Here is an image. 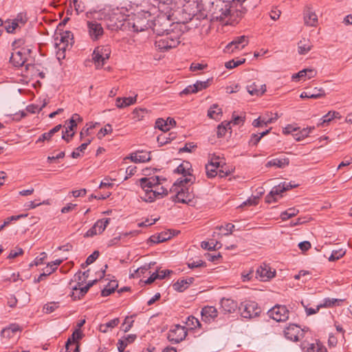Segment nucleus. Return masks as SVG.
I'll return each mask as SVG.
<instances>
[{
    "mask_svg": "<svg viewBox=\"0 0 352 352\" xmlns=\"http://www.w3.org/2000/svg\"><path fill=\"white\" fill-rule=\"evenodd\" d=\"M210 11L212 21H223L231 14L230 2L215 0L212 3Z\"/></svg>",
    "mask_w": 352,
    "mask_h": 352,
    "instance_id": "nucleus-1",
    "label": "nucleus"
},
{
    "mask_svg": "<svg viewBox=\"0 0 352 352\" xmlns=\"http://www.w3.org/2000/svg\"><path fill=\"white\" fill-rule=\"evenodd\" d=\"M170 11L160 13L154 20L153 30L158 36H163L170 32L169 28L173 23Z\"/></svg>",
    "mask_w": 352,
    "mask_h": 352,
    "instance_id": "nucleus-2",
    "label": "nucleus"
},
{
    "mask_svg": "<svg viewBox=\"0 0 352 352\" xmlns=\"http://www.w3.org/2000/svg\"><path fill=\"white\" fill-rule=\"evenodd\" d=\"M241 315L245 318H252L258 316L261 312V308L258 303L252 300H245L239 306Z\"/></svg>",
    "mask_w": 352,
    "mask_h": 352,
    "instance_id": "nucleus-3",
    "label": "nucleus"
},
{
    "mask_svg": "<svg viewBox=\"0 0 352 352\" xmlns=\"http://www.w3.org/2000/svg\"><path fill=\"white\" fill-rule=\"evenodd\" d=\"M74 35L73 33L70 31H65L61 34H60V38L58 36L55 38V45L56 47L58 48L59 52H57L58 58L60 60V58H65V51L66 50V47L70 45L71 46L73 44Z\"/></svg>",
    "mask_w": 352,
    "mask_h": 352,
    "instance_id": "nucleus-4",
    "label": "nucleus"
},
{
    "mask_svg": "<svg viewBox=\"0 0 352 352\" xmlns=\"http://www.w3.org/2000/svg\"><path fill=\"white\" fill-rule=\"evenodd\" d=\"M188 334L185 327L175 324L167 333V339L173 344H177L184 340Z\"/></svg>",
    "mask_w": 352,
    "mask_h": 352,
    "instance_id": "nucleus-5",
    "label": "nucleus"
},
{
    "mask_svg": "<svg viewBox=\"0 0 352 352\" xmlns=\"http://www.w3.org/2000/svg\"><path fill=\"white\" fill-rule=\"evenodd\" d=\"M166 37L155 41V45L160 50H167L177 46L180 43L177 35L172 34L170 32H166Z\"/></svg>",
    "mask_w": 352,
    "mask_h": 352,
    "instance_id": "nucleus-6",
    "label": "nucleus"
},
{
    "mask_svg": "<svg viewBox=\"0 0 352 352\" xmlns=\"http://www.w3.org/2000/svg\"><path fill=\"white\" fill-rule=\"evenodd\" d=\"M175 195L172 197V201L177 203L192 205L195 195L192 192H190L189 188H180L175 190Z\"/></svg>",
    "mask_w": 352,
    "mask_h": 352,
    "instance_id": "nucleus-7",
    "label": "nucleus"
},
{
    "mask_svg": "<svg viewBox=\"0 0 352 352\" xmlns=\"http://www.w3.org/2000/svg\"><path fill=\"white\" fill-rule=\"evenodd\" d=\"M267 314L276 322H283L289 318V310L285 305H276L267 311Z\"/></svg>",
    "mask_w": 352,
    "mask_h": 352,
    "instance_id": "nucleus-8",
    "label": "nucleus"
},
{
    "mask_svg": "<svg viewBox=\"0 0 352 352\" xmlns=\"http://www.w3.org/2000/svg\"><path fill=\"white\" fill-rule=\"evenodd\" d=\"M287 339L292 341H298L304 337L305 331L299 326L292 324L284 330Z\"/></svg>",
    "mask_w": 352,
    "mask_h": 352,
    "instance_id": "nucleus-9",
    "label": "nucleus"
},
{
    "mask_svg": "<svg viewBox=\"0 0 352 352\" xmlns=\"http://www.w3.org/2000/svg\"><path fill=\"white\" fill-rule=\"evenodd\" d=\"M276 271L267 264L261 265L256 271V278L262 281H267L275 276Z\"/></svg>",
    "mask_w": 352,
    "mask_h": 352,
    "instance_id": "nucleus-10",
    "label": "nucleus"
},
{
    "mask_svg": "<svg viewBox=\"0 0 352 352\" xmlns=\"http://www.w3.org/2000/svg\"><path fill=\"white\" fill-rule=\"evenodd\" d=\"M87 28L89 34L94 41L98 40L104 33L101 24L96 21H87Z\"/></svg>",
    "mask_w": 352,
    "mask_h": 352,
    "instance_id": "nucleus-11",
    "label": "nucleus"
},
{
    "mask_svg": "<svg viewBox=\"0 0 352 352\" xmlns=\"http://www.w3.org/2000/svg\"><path fill=\"white\" fill-rule=\"evenodd\" d=\"M150 154L151 152H144L143 151L138 150L135 153H132L130 157L127 158L135 163H144L151 160Z\"/></svg>",
    "mask_w": 352,
    "mask_h": 352,
    "instance_id": "nucleus-12",
    "label": "nucleus"
},
{
    "mask_svg": "<svg viewBox=\"0 0 352 352\" xmlns=\"http://www.w3.org/2000/svg\"><path fill=\"white\" fill-rule=\"evenodd\" d=\"M248 43V38L247 36L243 35L236 37L232 42L228 43L226 46L227 52L231 50L233 52L232 46H234L235 49L243 48Z\"/></svg>",
    "mask_w": 352,
    "mask_h": 352,
    "instance_id": "nucleus-13",
    "label": "nucleus"
},
{
    "mask_svg": "<svg viewBox=\"0 0 352 352\" xmlns=\"http://www.w3.org/2000/svg\"><path fill=\"white\" fill-rule=\"evenodd\" d=\"M176 122L173 118H168L166 120L162 118H158L155 122V127L164 132L170 130V127L175 126Z\"/></svg>",
    "mask_w": 352,
    "mask_h": 352,
    "instance_id": "nucleus-14",
    "label": "nucleus"
},
{
    "mask_svg": "<svg viewBox=\"0 0 352 352\" xmlns=\"http://www.w3.org/2000/svg\"><path fill=\"white\" fill-rule=\"evenodd\" d=\"M160 178L159 176L151 177H142L139 182L143 190L152 189L153 187L160 184Z\"/></svg>",
    "mask_w": 352,
    "mask_h": 352,
    "instance_id": "nucleus-15",
    "label": "nucleus"
},
{
    "mask_svg": "<svg viewBox=\"0 0 352 352\" xmlns=\"http://www.w3.org/2000/svg\"><path fill=\"white\" fill-rule=\"evenodd\" d=\"M340 118L341 116L339 112L330 111L320 119V122L316 124V126L318 127L327 126L333 119H340Z\"/></svg>",
    "mask_w": 352,
    "mask_h": 352,
    "instance_id": "nucleus-16",
    "label": "nucleus"
},
{
    "mask_svg": "<svg viewBox=\"0 0 352 352\" xmlns=\"http://www.w3.org/2000/svg\"><path fill=\"white\" fill-rule=\"evenodd\" d=\"M221 307L225 313H233L238 307L236 301L230 298H222L221 300Z\"/></svg>",
    "mask_w": 352,
    "mask_h": 352,
    "instance_id": "nucleus-17",
    "label": "nucleus"
},
{
    "mask_svg": "<svg viewBox=\"0 0 352 352\" xmlns=\"http://www.w3.org/2000/svg\"><path fill=\"white\" fill-rule=\"evenodd\" d=\"M26 59L27 58L25 53L21 50H19L12 54L10 60L14 65V66L19 67L24 65Z\"/></svg>",
    "mask_w": 352,
    "mask_h": 352,
    "instance_id": "nucleus-18",
    "label": "nucleus"
},
{
    "mask_svg": "<svg viewBox=\"0 0 352 352\" xmlns=\"http://www.w3.org/2000/svg\"><path fill=\"white\" fill-rule=\"evenodd\" d=\"M82 283L78 282L77 284L72 287L73 292L70 294V296L74 300H80L89 291L86 287H81Z\"/></svg>",
    "mask_w": 352,
    "mask_h": 352,
    "instance_id": "nucleus-19",
    "label": "nucleus"
},
{
    "mask_svg": "<svg viewBox=\"0 0 352 352\" xmlns=\"http://www.w3.org/2000/svg\"><path fill=\"white\" fill-rule=\"evenodd\" d=\"M248 92L252 96H260L266 91L265 85H258L256 82L247 86Z\"/></svg>",
    "mask_w": 352,
    "mask_h": 352,
    "instance_id": "nucleus-20",
    "label": "nucleus"
},
{
    "mask_svg": "<svg viewBox=\"0 0 352 352\" xmlns=\"http://www.w3.org/2000/svg\"><path fill=\"white\" fill-rule=\"evenodd\" d=\"M289 163L288 158H274L268 161L266 164L267 167L276 166L277 168H283Z\"/></svg>",
    "mask_w": 352,
    "mask_h": 352,
    "instance_id": "nucleus-21",
    "label": "nucleus"
},
{
    "mask_svg": "<svg viewBox=\"0 0 352 352\" xmlns=\"http://www.w3.org/2000/svg\"><path fill=\"white\" fill-rule=\"evenodd\" d=\"M185 178L181 177L177 179L175 182L173 184V186L170 188V192H175V190H177V189L180 188H188L186 185L188 182H192L190 178H188L186 177H184Z\"/></svg>",
    "mask_w": 352,
    "mask_h": 352,
    "instance_id": "nucleus-22",
    "label": "nucleus"
},
{
    "mask_svg": "<svg viewBox=\"0 0 352 352\" xmlns=\"http://www.w3.org/2000/svg\"><path fill=\"white\" fill-rule=\"evenodd\" d=\"M62 128L61 124H58L50 130L47 133H43L37 140L36 142H44L45 140H50L51 138Z\"/></svg>",
    "mask_w": 352,
    "mask_h": 352,
    "instance_id": "nucleus-23",
    "label": "nucleus"
},
{
    "mask_svg": "<svg viewBox=\"0 0 352 352\" xmlns=\"http://www.w3.org/2000/svg\"><path fill=\"white\" fill-rule=\"evenodd\" d=\"M343 301H344V299L327 298L324 299L323 303L318 305V308L340 306V302H342Z\"/></svg>",
    "mask_w": 352,
    "mask_h": 352,
    "instance_id": "nucleus-24",
    "label": "nucleus"
},
{
    "mask_svg": "<svg viewBox=\"0 0 352 352\" xmlns=\"http://www.w3.org/2000/svg\"><path fill=\"white\" fill-rule=\"evenodd\" d=\"M277 119V116L275 118H263L261 119V117H258V118L255 119L253 122L252 125L254 127H260L263 126H267L269 124H271L274 122Z\"/></svg>",
    "mask_w": 352,
    "mask_h": 352,
    "instance_id": "nucleus-25",
    "label": "nucleus"
},
{
    "mask_svg": "<svg viewBox=\"0 0 352 352\" xmlns=\"http://www.w3.org/2000/svg\"><path fill=\"white\" fill-rule=\"evenodd\" d=\"M217 310L214 307H205L201 310L203 317L211 318L212 319L217 317Z\"/></svg>",
    "mask_w": 352,
    "mask_h": 352,
    "instance_id": "nucleus-26",
    "label": "nucleus"
},
{
    "mask_svg": "<svg viewBox=\"0 0 352 352\" xmlns=\"http://www.w3.org/2000/svg\"><path fill=\"white\" fill-rule=\"evenodd\" d=\"M144 194L140 196V198L146 201V202H153L155 199L156 196L155 195V190H153V189H146L143 190Z\"/></svg>",
    "mask_w": 352,
    "mask_h": 352,
    "instance_id": "nucleus-27",
    "label": "nucleus"
},
{
    "mask_svg": "<svg viewBox=\"0 0 352 352\" xmlns=\"http://www.w3.org/2000/svg\"><path fill=\"white\" fill-rule=\"evenodd\" d=\"M309 352H328L327 348L320 340H316V343L309 344Z\"/></svg>",
    "mask_w": 352,
    "mask_h": 352,
    "instance_id": "nucleus-28",
    "label": "nucleus"
},
{
    "mask_svg": "<svg viewBox=\"0 0 352 352\" xmlns=\"http://www.w3.org/2000/svg\"><path fill=\"white\" fill-rule=\"evenodd\" d=\"M110 221H111L110 218H104V219L98 220L94 223L95 227L97 228L98 234H101L106 229V228L109 225Z\"/></svg>",
    "mask_w": 352,
    "mask_h": 352,
    "instance_id": "nucleus-29",
    "label": "nucleus"
},
{
    "mask_svg": "<svg viewBox=\"0 0 352 352\" xmlns=\"http://www.w3.org/2000/svg\"><path fill=\"white\" fill-rule=\"evenodd\" d=\"M325 96V91L322 88L314 87L311 91H309V99L321 98Z\"/></svg>",
    "mask_w": 352,
    "mask_h": 352,
    "instance_id": "nucleus-30",
    "label": "nucleus"
},
{
    "mask_svg": "<svg viewBox=\"0 0 352 352\" xmlns=\"http://www.w3.org/2000/svg\"><path fill=\"white\" fill-rule=\"evenodd\" d=\"M93 60L95 63H100L102 62V65H104L103 63V47H96L93 53Z\"/></svg>",
    "mask_w": 352,
    "mask_h": 352,
    "instance_id": "nucleus-31",
    "label": "nucleus"
},
{
    "mask_svg": "<svg viewBox=\"0 0 352 352\" xmlns=\"http://www.w3.org/2000/svg\"><path fill=\"white\" fill-rule=\"evenodd\" d=\"M280 195L276 186L273 187L272 190L265 197V201L268 204L277 201V196Z\"/></svg>",
    "mask_w": 352,
    "mask_h": 352,
    "instance_id": "nucleus-32",
    "label": "nucleus"
},
{
    "mask_svg": "<svg viewBox=\"0 0 352 352\" xmlns=\"http://www.w3.org/2000/svg\"><path fill=\"white\" fill-rule=\"evenodd\" d=\"M230 124L231 122H222L217 127V135L219 138H222L225 135L227 129H230Z\"/></svg>",
    "mask_w": 352,
    "mask_h": 352,
    "instance_id": "nucleus-33",
    "label": "nucleus"
},
{
    "mask_svg": "<svg viewBox=\"0 0 352 352\" xmlns=\"http://www.w3.org/2000/svg\"><path fill=\"white\" fill-rule=\"evenodd\" d=\"M296 186H297V185H292L291 182H283L278 184V186H276V188L278 191L279 194L281 195V193L284 192L285 191L289 190ZM280 197H282V195H280Z\"/></svg>",
    "mask_w": 352,
    "mask_h": 352,
    "instance_id": "nucleus-34",
    "label": "nucleus"
},
{
    "mask_svg": "<svg viewBox=\"0 0 352 352\" xmlns=\"http://www.w3.org/2000/svg\"><path fill=\"white\" fill-rule=\"evenodd\" d=\"M201 247L204 250L211 251L219 249L221 247V245L217 241L215 243L214 242L209 243L208 241H202Z\"/></svg>",
    "mask_w": 352,
    "mask_h": 352,
    "instance_id": "nucleus-35",
    "label": "nucleus"
},
{
    "mask_svg": "<svg viewBox=\"0 0 352 352\" xmlns=\"http://www.w3.org/2000/svg\"><path fill=\"white\" fill-rule=\"evenodd\" d=\"M185 323L191 329H193L197 327L201 326V323L199 322L198 319L193 316H189L186 318V321L185 322Z\"/></svg>",
    "mask_w": 352,
    "mask_h": 352,
    "instance_id": "nucleus-36",
    "label": "nucleus"
},
{
    "mask_svg": "<svg viewBox=\"0 0 352 352\" xmlns=\"http://www.w3.org/2000/svg\"><path fill=\"white\" fill-rule=\"evenodd\" d=\"M210 79H207L205 81H199L197 80L195 84H193V88L197 93L199 91L206 89L210 85Z\"/></svg>",
    "mask_w": 352,
    "mask_h": 352,
    "instance_id": "nucleus-37",
    "label": "nucleus"
},
{
    "mask_svg": "<svg viewBox=\"0 0 352 352\" xmlns=\"http://www.w3.org/2000/svg\"><path fill=\"white\" fill-rule=\"evenodd\" d=\"M91 140H88V142L82 143L81 145H80L78 148H76V151H74L72 153L71 157L73 158H78L80 157V153H83L85 150L87 148V146L91 143Z\"/></svg>",
    "mask_w": 352,
    "mask_h": 352,
    "instance_id": "nucleus-38",
    "label": "nucleus"
},
{
    "mask_svg": "<svg viewBox=\"0 0 352 352\" xmlns=\"http://www.w3.org/2000/svg\"><path fill=\"white\" fill-rule=\"evenodd\" d=\"M148 113V110L144 108H136L133 111V118L137 120H141L144 117V115Z\"/></svg>",
    "mask_w": 352,
    "mask_h": 352,
    "instance_id": "nucleus-39",
    "label": "nucleus"
},
{
    "mask_svg": "<svg viewBox=\"0 0 352 352\" xmlns=\"http://www.w3.org/2000/svg\"><path fill=\"white\" fill-rule=\"evenodd\" d=\"M184 279H179L173 285V288L178 292H183L188 288L187 285L184 284Z\"/></svg>",
    "mask_w": 352,
    "mask_h": 352,
    "instance_id": "nucleus-40",
    "label": "nucleus"
},
{
    "mask_svg": "<svg viewBox=\"0 0 352 352\" xmlns=\"http://www.w3.org/2000/svg\"><path fill=\"white\" fill-rule=\"evenodd\" d=\"M346 252L345 250H343L342 249H340L338 250H333L331 254V256L329 257V261H335L340 258H342L344 254Z\"/></svg>",
    "mask_w": 352,
    "mask_h": 352,
    "instance_id": "nucleus-41",
    "label": "nucleus"
},
{
    "mask_svg": "<svg viewBox=\"0 0 352 352\" xmlns=\"http://www.w3.org/2000/svg\"><path fill=\"white\" fill-rule=\"evenodd\" d=\"M113 131L112 126L110 124L105 125L104 128H102L97 134L98 139L101 140L107 134H110Z\"/></svg>",
    "mask_w": 352,
    "mask_h": 352,
    "instance_id": "nucleus-42",
    "label": "nucleus"
},
{
    "mask_svg": "<svg viewBox=\"0 0 352 352\" xmlns=\"http://www.w3.org/2000/svg\"><path fill=\"white\" fill-rule=\"evenodd\" d=\"M245 61V58H241L237 60L232 59L231 60L226 62L225 64V67L227 69H233V68H235V67H238L239 65L244 63Z\"/></svg>",
    "mask_w": 352,
    "mask_h": 352,
    "instance_id": "nucleus-43",
    "label": "nucleus"
},
{
    "mask_svg": "<svg viewBox=\"0 0 352 352\" xmlns=\"http://www.w3.org/2000/svg\"><path fill=\"white\" fill-rule=\"evenodd\" d=\"M217 168L212 164H206V175L208 178L214 177L217 175Z\"/></svg>",
    "mask_w": 352,
    "mask_h": 352,
    "instance_id": "nucleus-44",
    "label": "nucleus"
},
{
    "mask_svg": "<svg viewBox=\"0 0 352 352\" xmlns=\"http://www.w3.org/2000/svg\"><path fill=\"white\" fill-rule=\"evenodd\" d=\"M174 172L178 174H182L183 177L190 175V173L188 171V168L184 165V163L179 164L174 170Z\"/></svg>",
    "mask_w": 352,
    "mask_h": 352,
    "instance_id": "nucleus-45",
    "label": "nucleus"
},
{
    "mask_svg": "<svg viewBox=\"0 0 352 352\" xmlns=\"http://www.w3.org/2000/svg\"><path fill=\"white\" fill-rule=\"evenodd\" d=\"M296 214V211L294 208H289L287 210L283 212L280 217L283 221L287 220Z\"/></svg>",
    "mask_w": 352,
    "mask_h": 352,
    "instance_id": "nucleus-46",
    "label": "nucleus"
},
{
    "mask_svg": "<svg viewBox=\"0 0 352 352\" xmlns=\"http://www.w3.org/2000/svg\"><path fill=\"white\" fill-rule=\"evenodd\" d=\"M47 258V254L45 252H41L40 255L35 258L34 261L30 264V267L34 265L37 266L43 263V261Z\"/></svg>",
    "mask_w": 352,
    "mask_h": 352,
    "instance_id": "nucleus-47",
    "label": "nucleus"
},
{
    "mask_svg": "<svg viewBox=\"0 0 352 352\" xmlns=\"http://www.w3.org/2000/svg\"><path fill=\"white\" fill-rule=\"evenodd\" d=\"M253 276L254 270L252 268L250 269L248 271H243L241 273V278L243 282L251 280Z\"/></svg>",
    "mask_w": 352,
    "mask_h": 352,
    "instance_id": "nucleus-48",
    "label": "nucleus"
},
{
    "mask_svg": "<svg viewBox=\"0 0 352 352\" xmlns=\"http://www.w3.org/2000/svg\"><path fill=\"white\" fill-rule=\"evenodd\" d=\"M217 104H213L208 111V116L210 118H216L215 115L221 114L222 111L221 109H218V111H216L214 109H217Z\"/></svg>",
    "mask_w": 352,
    "mask_h": 352,
    "instance_id": "nucleus-49",
    "label": "nucleus"
},
{
    "mask_svg": "<svg viewBox=\"0 0 352 352\" xmlns=\"http://www.w3.org/2000/svg\"><path fill=\"white\" fill-rule=\"evenodd\" d=\"M188 266L189 268L193 269L195 267H206V264L202 260H197V261H189L188 263Z\"/></svg>",
    "mask_w": 352,
    "mask_h": 352,
    "instance_id": "nucleus-50",
    "label": "nucleus"
},
{
    "mask_svg": "<svg viewBox=\"0 0 352 352\" xmlns=\"http://www.w3.org/2000/svg\"><path fill=\"white\" fill-rule=\"evenodd\" d=\"M46 104L47 103L44 102L41 107H38L37 105L30 104L26 107V109L28 112L31 113H35L36 112L41 111L46 106Z\"/></svg>",
    "mask_w": 352,
    "mask_h": 352,
    "instance_id": "nucleus-51",
    "label": "nucleus"
},
{
    "mask_svg": "<svg viewBox=\"0 0 352 352\" xmlns=\"http://www.w3.org/2000/svg\"><path fill=\"white\" fill-rule=\"evenodd\" d=\"M13 21H15L16 23H17L18 24L21 23V24L24 25L28 21V17H27L26 13H25V12L19 13L17 14L16 17Z\"/></svg>",
    "mask_w": 352,
    "mask_h": 352,
    "instance_id": "nucleus-52",
    "label": "nucleus"
},
{
    "mask_svg": "<svg viewBox=\"0 0 352 352\" xmlns=\"http://www.w3.org/2000/svg\"><path fill=\"white\" fill-rule=\"evenodd\" d=\"M308 72V68H305L299 72L292 75V78L294 81L300 80L301 78L305 77Z\"/></svg>",
    "mask_w": 352,
    "mask_h": 352,
    "instance_id": "nucleus-53",
    "label": "nucleus"
},
{
    "mask_svg": "<svg viewBox=\"0 0 352 352\" xmlns=\"http://www.w3.org/2000/svg\"><path fill=\"white\" fill-rule=\"evenodd\" d=\"M58 307V302H52L48 304H46L43 309L45 310L46 313H52L55 311Z\"/></svg>",
    "mask_w": 352,
    "mask_h": 352,
    "instance_id": "nucleus-54",
    "label": "nucleus"
},
{
    "mask_svg": "<svg viewBox=\"0 0 352 352\" xmlns=\"http://www.w3.org/2000/svg\"><path fill=\"white\" fill-rule=\"evenodd\" d=\"M298 53L300 54H305L308 50V48L307 47V43L306 40L304 38L303 40H301L298 43Z\"/></svg>",
    "mask_w": 352,
    "mask_h": 352,
    "instance_id": "nucleus-55",
    "label": "nucleus"
},
{
    "mask_svg": "<svg viewBox=\"0 0 352 352\" xmlns=\"http://www.w3.org/2000/svg\"><path fill=\"white\" fill-rule=\"evenodd\" d=\"M261 136L259 134L252 133L248 142L250 146H256L260 142Z\"/></svg>",
    "mask_w": 352,
    "mask_h": 352,
    "instance_id": "nucleus-56",
    "label": "nucleus"
},
{
    "mask_svg": "<svg viewBox=\"0 0 352 352\" xmlns=\"http://www.w3.org/2000/svg\"><path fill=\"white\" fill-rule=\"evenodd\" d=\"M173 232H175V230H173ZM159 234L161 237V240L162 242L169 240L170 239H171L173 236L175 235L174 233H172L171 230L162 232Z\"/></svg>",
    "mask_w": 352,
    "mask_h": 352,
    "instance_id": "nucleus-57",
    "label": "nucleus"
},
{
    "mask_svg": "<svg viewBox=\"0 0 352 352\" xmlns=\"http://www.w3.org/2000/svg\"><path fill=\"white\" fill-rule=\"evenodd\" d=\"M75 132L73 131L69 133V131L66 129L65 131H62V139L66 141L67 142H69L71 139L74 136Z\"/></svg>",
    "mask_w": 352,
    "mask_h": 352,
    "instance_id": "nucleus-58",
    "label": "nucleus"
},
{
    "mask_svg": "<svg viewBox=\"0 0 352 352\" xmlns=\"http://www.w3.org/2000/svg\"><path fill=\"white\" fill-rule=\"evenodd\" d=\"M100 253L98 250H95L91 255H89L86 261L87 265H91L93 263L99 256Z\"/></svg>",
    "mask_w": 352,
    "mask_h": 352,
    "instance_id": "nucleus-59",
    "label": "nucleus"
},
{
    "mask_svg": "<svg viewBox=\"0 0 352 352\" xmlns=\"http://www.w3.org/2000/svg\"><path fill=\"white\" fill-rule=\"evenodd\" d=\"M219 157L213 155L212 157H211L208 164H212L217 168L219 167H221L222 168L223 166L221 165V162L219 161Z\"/></svg>",
    "mask_w": 352,
    "mask_h": 352,
    "instance_id": "nucleus-60",
    "label": "nucleus"
},
{
    "mask_svg": "<svg viewBox=\"0 0 352 352\" xmlns=\"http://www.w3.org/2000/svg\"><path fill=\"white\" fill-rule=\"evenodd\" d=\"M207 67V65L192 63L190 66V70L192 72H196L197 70H202Z\"/></svg>",
    "mask_w": 352,
    "mask_h": 352,
    "instance_id": "nucleus-61",
    "label": "nucleus"
},
{
    "mask_svg": "<svg viewBox=\"0 0 352 352\" xmlns=\"http://www.w3.org/2000/svg\"><path fill=\"white\" fill-rule=\"evenodd\" d=\"M157 141L158 144H160V146H163V145L170 142V138H167L165 135L162 134L157 137Z\"/></svg>",
    "mask_w": 352,
    "mask_h": 352,
    "instance_id": "nucleus-62",
    "label": "nucleus"
},
{
    "mask_svg": "<svg viewBox=\"0 0 352 352\" xmlns=\"http://www.w3.org/2000/svg\"><path fill=\"white\" fill-rule=\"evenodd\" d=\"M82 336L83 335L80 329H76L69 338H72L75 342H78V340L82 339Z\"/></svg>",
    "mask_w": 352,
    "mask_h": 352,
    "instance_id": "nucleus-63",
    "label": "nucleus"
},
{
    "mask_svg": "<svg viewBox=\"0 0 352 352\" xmlns=\"http://www.w3.org/2000/svg\"><path fill=\"white\" fill-rule=\"evenodd\" d=\"M98 233V231L97 230V228L95 227V225L87 230V232L85 234L84 237L88 238V237H92L95 235H96Z\"/></svg>",
    "mask_w": 352,
    "mask_h": 352,
    "instance_id": "nucleus-64",
    "label": "nucleus"
}]
</instances>
